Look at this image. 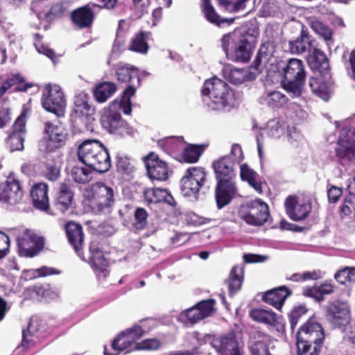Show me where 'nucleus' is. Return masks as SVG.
<instances>
[{"label":"nucleus","mask_w":355,"mask_h":355,"mask_svg":"<svg viewBox=\"0 0 355 355\" xmlns=\"http://www.w3.org/2000/svg\"><path fill=\"white\" fill-rule=\"evenodd\" d=\"M234 165V162L228 156H224L213 162L212 166L217 180L215 199L218 209L229 205L236 194Z\"/></svg>","instance_id":"nucleus-1"},{"label":"nucleus","mask_w":355,"mask_h":355,"mask_svg":"<svg viewBox=\"0 0 355 355\" xmlns=\"http://www.w3.org/2000/svg\"><path fill=\"white\" fill-rule=\"evenodd\" d=\"M78 157L87 167L101 173L107 172L111 167L107 149L97 140L85 141L78 147Z\"/></svg>","instance_id":"nucleus-2"},{"label":"nucleus","mask_w":355,"mask_h":355,"mask_svg":"<svg viewBox=\"0 0 355 355\" xmlns=\"http://www.w3.org/2000/svg\"><path fill=\"white\" fill-rule=\"evenodd\" d=\"M201 94L204 101H206L205 98L210 100V102L207 103L213 110H218L226 107L232 96L228 84L216 77L205 80L201 89Z\"/></svg>","instance_id":"nucleus-3"},{"label":"nucleus","mask_w":355,"mask_h":355,"mask_svg":"<svg viewBox=\"0 0 355 355\" xmlns=\"http://www.w3.org/2000/svg\"><path fill=\"white\" fill-rule=\"evenodd\" d=\"M89 206L96 214H108L115 203V192L112 187L102 182H97L90 187Z\"/></svg>","instance_id":"nucleus-4"},{"label":"nucleus","mask_w":355,"mask_h":355,"mask_svg":"<svg viewBox=\"0 0 355 355\" xmlns=\"http://www.w3.org/2000/svg\"><path fill=\"white\" fill-rule=\"evenodd\" d=\"M181 192L184 196L198 199L200 190L204 192L210 188L207 172L203 167L192 166L186 170L180 181Z\"/></svg>","instance_id":"nucleus-5"},{"label":"nucleus","mask_w":355,"mask_h":355,"mask_svg":"<svg viewBox=\"0 0 355 355\" xmlns=\"http://www.w3.org/2000/svg\"><path fill=\"white\" fill-rule=\"evenodd\" d=\"M306 78L305 67L301 60L289 59L284 68V87L294 96L301 94Z\"/></svg>","instance_id":"nucleus-6"},{"label":"nucleus","mask_w":355,"mask_h":355,"mask_svg":"<svg viewBox=\"0 0 355 355\" xmlns=\"http://www.w3.org/2000/svg\"><path fill=\"white\" fill-rule=\"evenodd\" d=\"M221 46L229 60L244 62V27L235 28L221 38Z\"/></svg>","instance_id":"nucleus-7"},{"label":"nucleus","mask_w":355,"mask_h":355,"mask_svg":"<svg viewBox=\"0 0 355 355\" xmlns=\"http://www.w3.org/2000/svg\"><path fill=\"white\" fill-rule=\"evenodd\" d=\"M42 105L47 112L57 117H62L65 113L66 100L62 89L58 85H46L42 96Z\"/></svg>","instance_id":"nucleus-8"},{"label":"nucleus","mask_w":355,"mask_h":355,"mask_svg":"<svg viewBox=\"0 0 355 355\" xmlns=\"http://www.w3.org/2000/svg\"><path fill=\"white\" fill-rule=\"evenodd\" d=\"M74 198V191L69 180L60 182L55 190L52 200L51 211L55 214H64L71 207Z\"/></svg>","instance_id":"nucleus-9"},{"label":"nucleus","mask_w":355,"mask_h":355,"mask_svg":"<svg viewBox=\"0 0 355 355\" xmlns=\"http://www.w3.org/2000/svg\"><path fill=\"white\" fill-rule=\"evenodd\" d=\"M336 153L342 164L355 162V130H342L336 148Z\"/></svg>","instance_id":"nucleus-10"},{"label":"nucleus","mask_w":355,"mask_h":355,"mask_svg":"<svg viewBox=\"0 0 355 355\" xmlns=\"http://www.w3.org/2000/svg\"><path fill=\"white\" fill-rule=\"evenodd\" d=\"M324 332L321 324L315 318H310L297 332V341L321 347Z\"/></svg>","instance_id":"nucleus-11"},{"label":"nucleus","mask_w":355,"mask_h":355,"mask_svg":"<svg viewBox=\"0 0 355 355\" xmlns=\"http://www.w3.org/2000/svg\"><path fill=\"white\" fill-rule=\"evenodd\" d=\"M94 108L89 104V96L80 92L75 96L70 119L75 123H85L94 114Z\"/></svg>","instance_id":"nucleus-12"},{"label":"nucleus","mask_w":355,"mask_h":355,"mask_svg":"<svg viewBox=\"0 0 355 355\" xmlns=\"http://www.w3.org/2000/svg\"><path fill=\"white\" fill-rule=\"evenodd\" d=\"M215 302L213 299L200 301L191 308L181 312L180 320L186 324H193L209 317L214 311Z\"/></svg>","instance_id":"nucleus-13"},{"label":"nucleus","mask_w":355,"mask_h":355,"mask_svg":"<svg viewBox=\"0 0 355 355\" xmlns=\"http://www.w3.org/2000/svg\"><path fill=\"white\" fill-rule=\"evenodd\" d=\"M23 190L19 181L8 176L0 184V202L9 205H16L22 201Z\"/></svg>","instance_id":"nucleus-14"},{"label":"nucleus","mask_w":355,"mask_h":355,"mask_svg":"<svg viewBox=\"0 0 355 355\" xmlns=\"http://www.w3.org/2000/svg\"><path fill=\"white\" fill-rule=\"evenodd\" d=\"M286 213L294 221L305 219L311 210L309 200L295 196H288L284 202Z\"/></svg>","instance_id":"nucleus-15"},{"label":"nucleus","mask_w":355,"mask_h":355,"mask_svg":"<svg viewBox=\"0 0 355 355\" xmlns=\"http://www.w3.org/2000/svg\"><path fill=\"white\" fill-rule=\"evenodd\" d=\"M270 216L266 203L256 199L248 203L245 207V223L255 226L263 225Z\"/></svg>","instance_id":"nucleus-16"},{"label":"nucleus","mask_w":355,"mask_h":355,"mask_svg":"<svg viewBox=\"0 0 355 355\" xmlns=\"http://www.w3.org/2000/svg\"><path fill=\"white\" fill-rule=\"evenodd\" d=\"M44 133L47 135L45 151L54 152L65 145L67 135L62 127L51 121H46L44 124Z\"/></svg>","instance_id":"nucleus-17"},{"label":"nucleus","mask_w":355,"mask_h":355,"mask_svg":"<svg viewBox=\"0 0 355 355\" xmlns=\"http://www.w3.org/2000/svg\"><path fill=\"white\" fill-rule=\"evenodd\" d=\"M147 175L151 180L157 181H165L168 178V164L159 158L154 153H149L144 158Z\"/></svg>","instance_id":"nucleus-18"},{"label":"nucleus","mask_w":355,"mask_h":355,"mask_svg":"<svg viewBox=\"0 0 355 355\" xmlns=\"http://www.w3.org/2000/svg\"><path fill=\"white\" fill-rule=\"evenodd\" d=\"M64 230L69 244L78 256L85 261L83 254L85 234L82 225L73 220H70L64 225Z\"/></svg>","instance_id":"nucleus-19"},{"label":"nucleus","mask_w":355,"mask_h":355,"mask_svg":"<svg viewBox=\"0 0 355 355\" xmlns=\"http://www.w3.org/2000/svg\"><path fill=\"white\" fill-rule=\"evenodd\" d=\"M211 345L220 355H242L234 332L214 338Z\"/></svg>","instance_id":"nucleus-20"},{"label":"nucleus","mask_w":355,"mask_h":355,"mask_svg":"<svg viewBox=\"0 0 355 355\" xmlns=\"http://www.w3.org/2000/svg\"><path fill=\"white\" fill-rule=\"evenodd\" d=\"M327 318L336 327L342 329L349 323V309L345 302H336L331 304L327 309Z\"/></svg>","instance_id":"nucleus-21"},{"label":"nucleus","mask_w":355,"mask_h":355,"mask_svg":"<svg viewBox=\"0 0 355 355\" xmlns=\"http://www.w3.org/2000/svg\"><path fill=\"white\" fill-rule=\"evenodd\" d=\"M95 4L87 3L73 10L71 13V21L79 29L90 28L95 19L93 7Z\"/></svg>","instance_id":"nucleus-22"},{"label":"nucleus","mask_w":355,"mask_h":355,"mask_svg":"<svg viewBox=\"0 0 355 355\" xmlns=\"http://www.w3.org/2000/svg\"><path fill=\"white\" fill-rule=\"evenodd\" d=\"M49 187L44 182L35 184L31 191V197L33 205L37 209L45 211L49 214L54 215L49 205L48 196Z\"/></svg>","instance_id":"nucleus-23"},{"label":"nucleus","mask_w":355,"mask_h":355,"mask_svg":"<svg viewBox=\"0 0 355 355\" xmlns=\"http://www.w3.org/2000/svg\"><path fill=\"white\" fill-rule=\"evenodd\" d=\"M44 241L42 238L24 236L18 239L19 252L21 256L33 257L43 249Z\"/></svg>","instance_id":"nucleus-24"},{"label":"nucleus","mask_w":355,"mask_h":355,"mask_svg":"<svg viewBox=\"0 0 355 355\" xmlns=\"http://www.w3.org/2000/svg\"><path fill=\"white\" fill-rule=\"evenodd\" d=\"M271 342L272 338L269 335L255 331L250 336L248 348L252 355H270L268 345Z\"/></svg>","instance_id":"nucleus-25"},{"label":"nucleus","mask_w":355,"mask_h":355,"mask_svg":"<svg viewBox=\"0 0 355 355\" xmlns=\"http://www.w3.org/2000/svg\"><path fill=\"white\" fill-rule=\"evenodd\" d=\"M117 80L121 83H125L128 86L139 87L140 85V77L139 69L129 64L119 65L116 69Z\"/></svg>","instance_id":"nucleus-26"},{"label":"nucleus","mask_w":355,"mask_h":355,"mask_svg":"<svg viewBox=\"0 0 355 355\" xmlns=\"http://www.w3.org/2000/svg\"><path fill=\"white\" fill-rule=\"evenodd\" d=\"M249 317L255 322L275 327L279 318L272 310L262 308H253L249 311Z\"/></svg>","instance_id":"nucleus-27"},{"label":"nucleus","mask_w":355,"mask_h":355,"mask_svg":"<svg viewBox=\"0 0 355 355\" xmlns=\"http://www.w3.org/2000/svg\"><path fill=\"white\" fill-rule=\"evenodd\" d=\"M289 295L288 291L285 287L281 286L265 292L263 294L262 300L280 310Z\"/></svg>","instance_id":"nucleus-28"},{"label":"nucleus","mask_w":355,"mask_h":355,"mask_svg":"<svg viewBox=\"0 0 355 355\" xmlns=\"http://www.w3.org/2000/svg\"><path fill=\"white\" fill-rule=\"evenodd\" d=\"M201 10L205 15V19L211 24L220 27L222 24L226 22L231 24L234 22V19H225L221 17L216 11L211 4V0H202Z\"/></svg>","instance_id":"nucleus-29"},{"label":"nucleus","mask_w":355,"mask_h":355,"mask_svg":"<svg viewBox=\"0 0 355 355\" xmlns=\"http://www.w3.org/2000/svg\"><path fill=\"white\" fill-rule=\"evenodd\" d=\"M100 121L103 128L110 132H116L123 125L121 116L116 111L105 112Z\"/></svg>","instance_id":"nucleus-30"},{"label":"nucleus","mask_w":355,"mask_h":355,"mask_svg":"<svg viewBox=\"0 0 355 355\" xmlns=\"http://www.w3.org/2000/svg\"><path fill=\"white\" fill-rule=\"evenodd\" d=\"M116 85L110 81H105L98 84L94 89V96L98 103H105L116 91Z\"/></svg>","instance_id":"nucleus-31"},{"label":"nucleus","mask_w":355,"mask_h":355,"mask_svg":"<svg viewBox=\"0 0 355 355\" xmlns=\"http://www.w3.org/2000/svg\"><path fill=\"white\" fill-rule=\"evenodd\" d=\"M151 33L148 31H139L131 40L128 49L131 51L146 54L149 49L147 40Z\"/></svg>","instance_id":"nucleus-32"},{"label":"nucleus","mask_w":355,"mask_h":355,"mask_svg":"<svg viewBox=\"0 0 355 355\" xmlns=\"http://www.w3.org/2000/svg\"><path fill=\"white\" fill-rule=\"evenodd\" d=\"M309 25L316 34L325 41L328 46L333 43V31L329 26L315 18L309 19Z\"/></svg>","instance_id":"nucleus-33"},{"label":"nucleus","mask_w":355,"mask_h":355,"mask_svg":"<svg viewBox=\"0 0 355 355\" xmlns=\"http://www.w3.org/2000/svg\"><path fill=\"white\" fill-rule=\"evenodd\" d=\"M289 46L293 53L300 54L309 51L312 43L309 33L302 30L300 36L295 40L290 42Z\"/></svg>","instance_id":"nucleus-34"},{"label":"nucleus","mask_w":355,"mask_h":355,"mask_svg":"<svg viewBox=\"0 0 355 355\" xmlns=\"http://www.w3.org/2000/svg\"><path fill=\"white\" fill-rule=\"evenodd\" d=\"M135 347V344L130 340L129 336L126 335L125 331L119 334L112 341V348L116 352L114 354H110L106 348L104 349L105 355H118L121 352Z\"/></svg>","instance_id":"nucleus-35"},{"label":"nucleus","mask_w":355,"mask_h":355,"mask_svg":"<svg viewBox=\"0 0 355 355\" xmlns=\"http://www.w3.org/2000/svg\"><path fill=\"white\" fill-rule=\"evenodd\" d=\"M61 168L62 161L60 157L48 159L44 171L45 178L52 182L56 181L60 176Z\"/></svg>","instance_id":"nucleus-36"},{"label":"nucleus","mask_w":355,"mask_h":355,"mask_svg":"<svg viewBox=\"0 0 355 355\" xmlns=\"http://www.w3.org/2000/svg\"><path fill=\"white\" fill-rule=\"evenodd\" d=\"M309 86L312 92L324 101H327L330 96V87L322 78H311Z\"/></svg>","instance_id":"nucleus-37"},{"label":"nucleus","mask_w":355,"mask_h":355,"mask_svg":"<svg viewBox=\"0 0 355 355\" xmlns=\"http://www.w3.org/2000/svg\"><path fill=\"white\" fill-rule=\"evenodd\" d=\"M148 212L143 207H137L133 214L132 227L137 231L145 230L148 225Z\"/></svg>","instance_id":"nucleus-38"},{"label":"nucleus","mask_w":355,"mask_h":355,"mask_svg":"<svg viewBox=\"0 0 355 355\" xmlns=\"http://www.w3.org/2000/svg\"><path fill=\"white\" fill-rule=\"evenodd\" d=\"M237 266H234L230 271L228 279L226 280V283L228 286L229 293L230 294H233L239 291L242 286L244 268L243 266L240 268L241 274L237 272Z\"/></svg>","instance_id":"nucleus-39"},{"label":"nucleus","mask_w":355,"mask_h":355,"mask_svg":"<svg viewBox=\"0 0 355 355\" xmlns=\"http://www.w3.org/2000/svg\"><path fill=\"white\" fill-rule=\"evenodd\" d=\"M262 100L272 107H282L286 104L288 98L279 91H270L263 96Z\"/></svg>","instance_id":"nucleus-40"},{"label":"nucleus","mask_w":355,"mask_h":355,"mask_svg":"<svg viewBox=\"0 0 355 355\" xmlns=\"http://www.w3.org/2000/svg\"><path fill=\"white\" fill-rule=\"evenodd\" d=\"M94 170L80 166H74L71 171V175L73 181L78 184H86L92 179V173Z\"/></svg>","instance_id":"nucleus-41"},{"label":"nucleus","mask_w":355,"mask_h":355,"mask_svg":"<svg viewBox=\"0 0 355 355\" xmlns=\"http://www.w3.org/2000/svg\"><path fill=\"white\" fill-rule=\"evenodd\" d=\"M202 148L200 146L190 144L184 148L182 153V159L187 163H196L198 161Z\"/></svg>","instance_id":"nucleus-42"},{"label":"nucleus","mask_w":355,"mask_h":355,"mask_svg":"<svg viewBox=\"0 0 355 355\" xmlns=\"http://www.w3.org/2000/svg\"><path fill=\"white\" fill-rule=\"evenodd\" d=\"M159 145L166 148L171 153H178L182 149L184 146L182 137H169L159 140Z\"/></svg>","instance_id":"nucleus-43"},{"label":"nucleus","mask_w":355,"mask_h":355,"mask_svg":"<svg viewBox=\"0 0 355 355\" xmlns=\"http://www.w3.org/2000/svg\"><path fill=\"white\" fill-rule=\"evenodd\" d=\"M143 195L148 203L157 204L163 201V199L166 196V189L148 188L144 191Z\"/></svg>","instance_id":"nucleus-44"},{"label":"nucleus","mask_w":355,"mask_h":355,"mask_svg":"<svg viewBox=\"0 0 355 355\" xmlns=\"http://www.w3.org/2000/svg\"><path fill=\"white\" fill-rule=\"evenodd\" d=\"M245 182L258 193H262V178L245 164Z\"/></svg>","instance_id":"nucleus-45"},{"label":"nucleus","mask_w":355,"mask_h":355,"mask_svg":"<svg viewBox=\"0 0 355 355\" xmlns=\"http://www.w3.org/2000/svg\"><path fill=\"white\" fill-rule=\"evenodd\" d=\"M286 125L279 119H272L266 124V131L270 137L279 138L284 132Z\"/></svg>","instance_id":"nucleus-46"},{"label":"nucleus","mask_w":355,"mask_h":355,"mask_svg":"<svg viewBox=\"0 0 355 355\" xmlns=\"http://www.w3.org/2000/svg\"><path fill=\"white\" fill-rule=\"evenodd\" d=\"M26 293L31 297H35L38 300L47 299L53 293L49 286L35 285L26 288Z\"/></svg>","instance_id":"nucleus-47"},{"label":"nucleus","mask_w":355,"mask_h":355,"mask_svg":"<svg viewBox=\"0 0 355 355\" xmlns=\"http://www.w3.org/2000/svg\"><path fill=\"white\" fill-rule=\"evenodd\" d=\"M309 62L313 67L318 69H326L329 66L326 55L317 48L313 49L312 55H310Z\"/></svg>","instance_id":"nucleus-48"},{"label":"nucleus","mask_w":355,"mask_h":355,"mask_svg":"<svg viewBox=\"0 0 355 355\" xmlns=\"http://www.w3.org/2000/svg\"><path fill=\"white\" fill-rule=\"evenodd\" d=\"M335 279L340 284L355 283V267H345L334 275Z\"/></svg>","instance_id":"nucleus-49"},{"label":"nucleus","mask_w":355,"mask_h":355,"mask_svg":"<svg viewBox=\"0 0 355 355\" xmlns=\"http://www.w3.org/2000/svg\"><path fill=\"white\" fill-rule=\"evenodd\" d=\"M136 93V87L128 86L123 92L121 99L120 101V106L123 108L125 114H128L132 111L131 107V97Z\"/></svg>","instance_id":"nucleus-50"},{"label":"nucleus","mask_w":355,"mask_h":355,"mask_svg":"<svg viewBox=\"0 0 355 355\" xmlns=\"http://www.w3.org/2000/svg\"><path fill=\"white\" fill-rule=\"evenodd\" d=\"M162 346L161 341L157 338H147L137 343L132 348L135 350L155 351Z\"/></svg>","instance_id":"nucleus-51"},{"label":"nucleus","mask_w":355,"mask_h":355,"mask_svg":"<svg viewBox=\"0 0 355 355\" xmlns=\"http://www.w3.org/2000/svg\"><path fill=\"white\" fill-rule=\"evenodd\" d=\"M24 136L10 132L6 140V144L11 152L24 149Z\"/></svg>","instance_id":"nucleus-52"},{"label":"nucleus","mask_w":355,"mask_h":355,"mask_svg":"<svg viewBox=\"0 0 355 355\" xmlns=\"http://www.w3.org/2000/svg\"><path fill=\"white\" fill-rule=\"evenodd\" d=\"M334 286L331 283L325 282L320 286L309 288L307 291L306 295L318 297L319 295L332 293L334 291Z\"/></svg>","instance_id":"nucleus-53"},{"label":"nucleus","mask_w":355,"mask_h":355,"mask_svg":"<svg viewBox=\"0 0 355 355\" xmlns=\"http://www.w3.org/2000/svg\"><path fill=\"white\" fill-rule=\"evenodd\" d=\"M231 155L234 157V162H238L240 166V178L244 181V164L241 163L243 159L242 147L239 144H234L231 149Z\"/></svg>","instance_id":"nucleus-54"},{"label":"nucleus","mask_w":355,"mask_h":355,"mask_svg":"<svg viewBox=\"0 0 355 355\" xmlns=\"http://www.w3.org/2000/svg\"><path fill=\"white\" fill-rule=\"evenodd\" d=\"M297 355H319L320 348L318 345L306 344L297 341Z\"/></svg>","instance_id":"nucleus-55"},{"label":"nucleus","mask_w":355,"mask_h":355,"mask_svg":"<svg viewBox=\"0 0 355 355\" xmlns=\"http://www.w3.org/2000/svg\"><path fill=\"white\" fill-rule=\"evenodd\" d=\"M89 263L96 270L106 273V267L108 266L107 260L104 257L103 253L94 257H89ZM105 276L106 274H104Z\"/></svg>","instance_id":"nucleus-56"},{"label":"nucleus","mask_w":355,"mask_h":355,"mask_svg":"<svg viewBox=\"0 0 355 355\" xmlns=\"http://www.w3.org/2000/svg\"><path fill=\"white\" fill-rule=\"evenodd\" d=\"M228 80L233 85H241L244 82V69L243 68L232 67L228 75Z\"/></svg>","instance_id":"nucleus-57"},{"label":"nucleus","mask_w":355,"mask_h":355,"mask_svg":"<svg viewBox=\"0 0 355 355\" xmlns=\"http://www.w3.org/2000/svg\"><path fill=\"white\" fill-rule=\"evenodd\" d=\"M219 6L230 12H236L242 7L244 0H216Z\"/></svg>","instance_id":"nucleus-58"},{"label":"nucleus","mask_w":355,"mask_h":355,"mask_svg":"<svg viewBox=\"0 0 355 355\" xmlns=\"http://www.w3.org/2000/svg\"><path fill=\"white\" fill-rule=\"evenodd\" d=\"M116 166L117 170L125 174H129L132 171L133 166H132L130 159L126 156L118 155L116 157Z\"/></svg>","instance_id":"nucleus-59"},{"label":"nucleus","mask_w":355,"mask_h":355,"mask_svg":"<svg viewBox=\"0 0 355 355\" xmlns=\"http://www.w3.org/2000/svg\"><path fill=\"white\" fill-rule=\"evenodd\" d=\"M26 111H23L21 114L15 120L13 124L12 132V133H17L22 135L26 134Z\"/></svg>","instance_id":"nucleus-60"},{"label":"nucleus","mask_w":355,"mask_h":355,"mask_svg":"<svg viewBox=\"0 0 355 355\" xmlns=\"http://www.w3.org/2000/svg\"><path fill=\"white\" fill-rule=\"evenodd\" d=\"M287 137L290 144L297 147L303 141V137L300 132L295 127H290L288 128Z\"/></svg>","instance_id":"nucleus-61"},{"label":"nucleus","mask_w":355,"mask_h":355,"mask_svg":"<svg viewBox=\"0 0 355 355\" xmlns=\"http://www.w3.org/2000/svg\"><path fill=\"white\" fill-rule=\"evenodd\" d=\"M21 82V75L19 73L12 74L10 77L8 78L0 87V92L4 94L8 89L12 86L17 85V83Z\"/></svg>","instance_id":"nucleus-62"},{"label":"nucleus","mask_w":355,"mask_h":355,"mask_svg":"<svg viewBox=\"0 0 355 355\" xmlns=\"http://www.w3.org/2000/svg\"><path fill=\"white\" fill-rule=\"evenodd\" d=\"M261 64V58L259 55H257L253 64L249 67L248 72H245V80H254L258 74H259L261 70L259 69Z\"/></svg>","instance_id":"nucleus-63"},{"label":"nucleus","mask_w":355,"mask_h":355,"mask_svg":"<svg viewBox=\"0 0 355 355\" xmlns=\"http://www.w3.org/2000/svg\"><path fill=\"white\" fill-rule=\"evenodd\" d=\"M126 335L129 336L130 340L135 345V341L140 339L144 334L145 331L139 325H135L132 328L127 329L124 331Z\"/></svg>","instance_id":"nucleus-64"}]
</instances>
